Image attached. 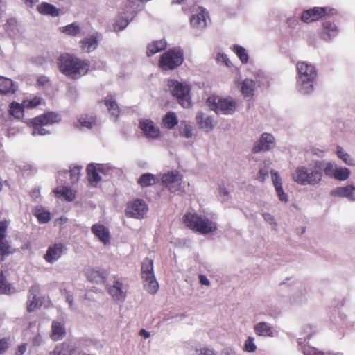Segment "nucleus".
Segmentation results:
<instances>
[{"instance_id": "1", "label": "nucleus", "mask_w": 355, "mask_h": 355, "mask_svg": "<svg viewBox=\"0 0 355 355\" xmlns=\"http://www.w3.org/2000/svg\"><path fill=\"white\" fill-rule=\"evenodd\" d=\"M322 166V162L318 160L308 166H299L292 173V179L302 186L318 184L322 178V173L320 171Z\"/></svg>"}, {"instance_id": "2", "label": "nucleus", "mask_w": 355, "mask_h": 355, "mask_svg": "<svg viewBox=\"0 0 355 355\" xmlns=\"http://www.w3.org/2000/svg\"><path fill=\"white\" fill-rule=\"evenodd\" d=\"M58 67L65 76L71 78H78L85 75L89 68V62L86 60H80L71 55L60 56Z\"/></svg>"}, {"instance_id": "3", "label": "nucleus", "mask_w": 355, "mask_h": 355, "mask_svg": "<svg viewBox=\"0 0 355 355\" xmlns=\"http://www.w3.org/2000/svg\"><path fill=\"white\" fill-rule=\"evenodd\" d=\"M184 223L189 229L202 234L214 233L217 230L215 222L206 216L196 213H188L184 216Z\"/></svg>"}, {"instance_id": "4", "label": "nucleus", "mask_w": 355, "mask_h": 355, "mask_svg": "<svg viewBox=\"0 0 355 355\" xmlns=\"http://www.w3.org/2000/svg\"><path fill=\"white\" fill-rule=\"evenodd\" d=\"M206 104L217 114L232 115L237 108V103L231 97L211 96L207 99Z\"/></svg>"}, {"instance_id": "5", "label": "nucleus", "mask_w": 355, "mask_h": 355, "mask_svg": "<svg viewBox=\"0 0 355 355\" xmlns=\"http://www.w3.org/2000/svg\"><path fill=\"white\" fill-rule=\"evenodd\" d=\"M115 168L110 164L91 163L87 166V174L89 183L92 187H97L101 180L110 176Z\"/></svg>"}, {"instance_id": "6", "label": "nucleus", "mask_w": 355, "mask_h": 355, "mask_svg": "<svg viewBox=\"0 0 355 355\" xmlns=\"http://www.w3.org/2000/svg\"><path fill=\"white\" fill-rule=\"evenodd\" d=\"M298 78L297 83L307 89L312 87V84L316 79L317 71L314 65L304 61L297 62L296 64Z\"/></svg>"}, {"instance_id": "7", "label": "nucleus", "mask_w": 355, "mask_h": 355, "mask_svg": "<svg viewBox=\"0 0 355 355\" xmlns=\"http://www.w3.org/2000/svg\"><path fill=\"white\" fill-rule=\"evenodd\" d=\"M184 62V53L180 49H173L165 52L160 58L159 67L163 70H173Z\"/></svg>"}, {"instance_id": "8", "label": "nucleus", "mask_w": 355, "mask_h": 355, "mask_svg": "<svg viewBox=\"0 0 355 355\" xmlns=\"http://www.w3.org/2000/svg\"><path fill=\"white\" fill-rule=\"evenodd\" d=\"M182 179L183 176L180 172L173 171L163 174L161 181L171 193H177L182 189Z\"/></svg>"}, {"instance_id": "9", "label": "nucleus", "mask_w": 355, "mask_h": 355, "mask_svg": "<svg viewBox=\"0 0 355 355\" xmlns=\"http://www.w3.org/2000/svg\"><path fill=\"white\" fill-rule=\"evenodd\" d=\"M148 211L146 203L140 199L129 202L125 209V215L135 219H142Z\"/></svg>"}, {"instance_id": "10", "label": "nucleus", "mask_w": 355, "mask_h": 355, "mask_svg": "<svg viewBox=\"0 0 355 355\" xmlns=\"http://www.w3.org/2000/svg\"><path fill=\"white\" fill-rule=\"evenodd\" d=\"M196 122L199 129L206 132H211L216 125L217 121L214 116L198 111L196 115Z\"/></svg>"}, {"instance_id": "11", "label": "nucleus", "mask_w": 355, "mask_h": 355, "mask_svg": "<svg viewBox=\"0 0 355 355\" xmlns=\"http://www.w3.org/2000/svg\"><path fill=\"white\" fill-rule=\"evenodd\" d=\"M276 145V139L275 137L268 132L261 134L259 140L254 144L252 150L254 153H259L261 151H268L275 148Z\"/></svg>"}, {"instance_id": "12", "label": "nucleus", "mask_w": 355, "mask_h": 355, "mask_svg": "<svg viewBox=\"0 0 355 355\" xmlns=\"http://www.w3.org/2000/svg\"><path fill=\"white\" fill-rule=\"evenodd\" d=\"M8 225V220L4 219L0 221V254L3 257H7L15 252V250L6 239Z\"/></svg>"}, {"instance_id": "13", "label": "nucleus", "mask_w": 355, "mask_h": 355, "mask_svg": "<svg viewBox=\"0 0 355 355\" xmlns=\"http://www.w3.org/2000/svg\"><path fill=\"white\" fill-rule=\"evenodd\" d=\"M109 293L114 300L121 301L125 298L128 286L120 279H114L109 287Z\"/></svg>"}, {"instance_id": "14", "label": "nucleus", "mask_w": 355, "mask_h": 355, "mask_svg": "<svg viewBox=\"0 0 355 355\" xmlns=\"http://www.w3.org/2000/svg\"><path fill=\"white\" fill-rule=\"evenodd\" d=\"M330 194L335 198H344L349 201L355 202V184H348L335 187L331 191Z\"/></svg>"}, {"instance_id": "15", "label": "nucleus", "mask_w": 355, "mask_h": 355, "mask_svg": "<svg viewBox=\"0 0 355 355\" xmlns=\"http://www.w3.org/2000/svg\"><path fill=\"white\" fill-rule=\"evenodd\" d=\"M139 127L145 136L148 139H155L160 136L159 128L150 119L141 120L139 121Z\"/></svg>"}, {"instance_id": "16", "label": "nucleus", "mask_w": 355, "mask_h": 355, "mask_svg": "<svg viewBox=\"0 0 355 355\" xmlns=\"http://www.w3.org/2000/svg\"><path fill=\"white\" fill-rule=\"evenodd\" d=\"M328 15L327 8L314 7L302 12L301 19L305 23H310L316 21L322 16Z\"/></svg>"}, {"instance_id": "17", "label": "nucleus", "mask_w": 355, "mask_h": 355, "mask_svg": "<svg viewBox=\"0 0 355 355\" xmlns=\"http://www.w3.org/2000/svg\"><path fill=\"white\" fill-rule=\"evenodd\" d=\"M64 250V245L60 243L50 245L44 256V259L47 263H53L62 257Z\"/></svg>"}, {"instance_id": "18", "label": "nucleus", "mask_w": 355, "mask_h": 355, "mask_svg": "<svg viewBox=\"0 0 355 355\" xmlns=\"http://www.w3.org/2000/svg\"><path fill=\"white\" fill-rule=\"evenodd\" d=\"M107 276V270L100 268H89L85 270L86 278L93 283H102L105 281Z\"/></svg>"}, {"instance_id": "19", "label": "nucleus", "mask_w": 355, "mask_h": 355, "mask_svg": "<svg viewBox=\"0 0 355 355\" xmlns=\"http://www.w3.org/2000/svg\"><path fill=\"white\" fill-rule=\"evenodd\" d=\"M92 232L101 242L107 245L110 241V231L107 227L101 223H96L92 227Z\"/></svg>"}, {"instance_id": "20", "label": "nucleus", "mask_w": 355, "mask_h": 355, "mask_svg": "<svg viewBox=\"0 0 355 355\" xmlns=\"http://www.w3.org/2000/svg\"><path fill=\"white\" fill-rule=\"evenodd\" d=\"M255 334L259 336L274 337L277 334V331L269 323L266 322H259L254 327Z\"/></svg>"}, {"instance_id": "21", "label": "nucleus", "mask_w": 355, "mask_h": 355, "mask_svg": "<svg viewBox=\"0 0 355 355\" xmlns=\"http://www.w3.org/2000/svg\"><path fill=\"white\" fill-rule=\"evenodd\" d=\"M206 15L205 10L200 8L198 12L193 14L190 19L191 26L198 30L205 28L207 26Z\"/></svg>"}, {"instance_id": "22", "label": "nucleus", "mask_w": 355, "mask_h": 355, "mask_svg": "<svg viewBox=\"0 0 355 355\" xmlns=\"http://www.w3.org/2000/svg\"><path fill=\"white\" fill-rule=\"evenodd\" d=\"M97 125L98 122L96 116L87 114L80 115L75 123L76 127L87 129H92Z\"/></svg>"}, {"instance_id": "23", "label": "nucleus", "mask_w": 355, "mask_h": 355, "mask_svg": "<svg viewBox=\"0 0 355 355\" xmlns=\"http://www.w3.org/2000/svg\"><path fill=\"white\" fill-rule=\"evenodd\" d=\"M39 288L37 286H32L29 290L28 299L27 302V310L31 312L37 309L41 306V301L37 297Z\"/></svg>"}, {"instance_id": "24", "label": "nucleus", "mask_w": 355, "mask_h": 355, "mask_svg": "<svg viewBox=\"0 0 355 355\" xmlns=\"http://www.w3.org/2000/svg\"><path fill=\"white\" fill-rule=\"evenodd\" d=\"M34 119H35L36 122L38 121L40 123H42V125H53L54 123L60 122L61 120L60 116L58 114L53 112L44 113Z\"/></svg>"}, {"instance_id": "25", "label": "nucleus", "mask_w": 355, "mask_h": 355, "mask_svg": "<svg viewBox=\"0 0 355 355\" xmlns=\"http://www.w3.org/2000/svg\"><path fill=\"white\" fill-rule=\"evenodd\" d=\"M172 95L178 101V103L184 108L191 106V95L189 90H172Z\"/></svg>"}, {"instance_id": "26", "label": "nucleus", "mask_w": 355, "mask_h": 355, "mask_svg": "<svg viewBox=\"0 0 355 355\" xmlns=\"http://www.w3.org/2000/svg\"><path fill=\"white\" fill-rule=\"evenodd\" d=\"M335 154L346 165L355 167V158L353 157L346 150L341 146H336Z\"/></svg>"}, {"instance_id": "27", "label": "nucleus", "mask_w": 355, "mask_h": 355, "mask_svg": "<svg viewBox=\"0 0 355 355\" xmlns=\"http://www.w3.org/2000/svg\"><path fill=\"white\" fill-rule=\"evenodd\" d=\"M53 192L57 198H63L67 201H72L76 198V191L67 186L58 187Z\"/></svg>"}, {"instance_id": "28", "label": "nucleus", "mask_w": 355, "mask_h": 355, "mask_svg": "<svg viewBox=\"0 0 355 355\" xmlns=\"http://www.w3.org/2000/svg\"><path fill=\"white\" fill-rule=\"evenodd\" d=\"M338 33V27L330 21H326L323 24V28L321 31V37L324 40H330L336 37Z\"/></svg>"}, {"instance_id": "29", "label": "nucleus", "mask_w": 355, "mask_h": 355, "mask_svg": "<svg viewBox=\"0 0 355 355\" xmlns=\"http://www.w3.org/2000/svg\"><path fill=\"white\" fill-rule=\"evenodd\" d=\"M66 334L64 325L59 321H53L51 324V338L52 340L57 341L62 339Z\"/></svg>"}, {"instance_id": "30", "label": "nucleus", "mask_w": 355, "mask_h": 355, "mask_svg": "<svg viewBox=\"0 0 355 355\" xmlns=\"http://www.w3.org/2000/svg\"><path fill=\"white\" fill-rule=\"evenodd\" d=\"M37 9L40 14L53 17H58L60 14V10L59 8L46 2H43L40 4Z\"/></svg>"}, {"instance_id": "31", "label": "nucleus", "mask_w": 355, "mask_h": 355, "mask_svg": "<svg viewBox=\"0 0 355 355\" xmlns=\"http://www.w3.org/2000/svg\"><path fill=\"white\" fill-rule=\"evenodd\" d=\"M80 44L83 51L89 53L98 46V39L96 36L92 35L82 40Z\"/></svg>"}, {"instance_id": "32", "label": "nucleus", "mask_w": 355, "mask_h": 355, "mask_svg": "<svg viewBox=\"0 0 355 355\" xmlns=\"http://www.w3.org/2000/svg\"><path fill=\"white\" fill-rule=\"evenodd\" d=\"M74 343L70 341H65L56 346L53 351V355H71L75 350Z\"/></svg>"}, {"instance_id": "33", "label": "nucleus", "mask_w": 355, "mask_h": 355, "mask_svg": "<svg viewBox=\"0 0 355 355\" xmlns=\"http://www.w3.org/2000/svg\"><path fill=\"white\" fill-rule=\"evenodd\" d=\"M27 123L33 127L32 135L33 136H44L51 133L50 130L44 128V125H42V123L38 121L36 122L35 119H28Z\"/></svg>"}, {"instance_id": "34", "label": "nucleus", "mask_w": 355, "mask_h": 355, "mask_svg": "<svg viewBox=\"0 0 355 355\" xmlns=\"http://www.w3.org/2000/svg\"><path fill=\"white\" fill-rule=\"evenodd\" d=\"M315 333L316 329L314 326L311 324L304 326L302 329L301 337L298 338L299 345H302L304 343L306 342Z\"/></svg>"}, {"instance_id": "35", "label": "nucleus", "mask_w": 355, "mask_h": 355, "mask_svg": "<svg viewBox=\"0 0 355 355\" xmlns=\"http://www.w3.org/2000/svg\"><path fill=\"white\" fill-rule=\"evenodd\" d=\"M167 44L164 40L155 41L148 44L147 47V55L152 56L154 54L165 49Z\"/></svg>"}, {"instance_id": "36", "label": "nucleus", "mask_w": 355, "mask_h": 355, "mask_svg": "<svg viewBox=\"0 0 355 355\" xmlns=\"http://www.w3.org/2000/svg\"><path fill=\"white\" fill-rule=\"evenodd\" d=\"M104 103L107 107L109 112L116 120L119 114L120 110L113 96H108L104 100Z\"/></svg>"}, {"instance_id": "37", "label": "nucleus", "mask_w": 355, "mask_h": 355, "mask_svg": "<svg viewBox=\"0 0 355 355\" xmlns=\"http://www.w3.org/2000/svg\"><path fill=\"white\" fill-rule=\"evenodd\" d=\"M158 180V177L153 174L144 173L140 176L137 182L141 187H146L155 184Z\"/></svg>"}, {"instance_id": "38", "label": "nucleus", "mask_w": 355, "mask_h": 355, "mask_svg": "<svg viewBox=\"0 0 355 355\" xmlns=\"http://www.w3.org/2000/svg\"><path fill=\"white\" fill-rule=\"evenodd\" d=\"M178 123V116L173 112H168L162 119V125L168 129L173 128Z\"/></svg>"}, {"instance_id": "39", "label": "nucleus", "mask_w": 355, "mask_h": 355, "mask_svg": "<svg viewBox=\"0 0 355 355\" xmlns=\"http://www.w3.org/2000/svg\"><path fill=\"white\" fill-rule=\"evenodd\" d=\"M142 279L154 275L153 261L150 259H145L141 263Z\"/></svg>"}, {"instance_id": "40", "label": "nucleus", "mask_w": 355, "mask_h": 355, "mask_svg": "<svg viewBox=\"0 0 355 355\" xmlns=\"http://www.w3.org/2000/svg\"><path fill=\"white\" fill-rule=\"evenodd\" d=\"M351 174L352 172L349 168L338 165L334 179L341 182L345 181L350 178Z\"/></svg>"}, {"instance_id": "41", "label": "nucleus", "mask_w": 355, "mask_h": 355, "mask_svg": "<svg viewBox=\"0 0 355 355\" xmlns=\"http://www.w3.org/2000/svg\"><path fill=\"white\" fill-rule=\"evenodd\" d=\"M144 286L147 291L150 294H155L157 292L159 284L155 279V275L143 279Z\"/></svg>"}, {"instance_id": "42", "label": "nucleus", "mask_w": 355, "mask_h": 355, "mask_svg": "<svg viewBox=\"0 0 355 355\" xmlns=\"http://www.w3.org/2000/svg\"><path fill=\"white\" fill-rule=\"evenodd\" d=\"M44 103V101L40 96H34L32 98H26L23 100L22 105L26 109H33L40 105Z\"/></svg>"}, {"instance_id": "43", "label": "nucleus", "mask_w": 355, "mask_h": 355, "mask_svg": "<svg viewBox=\"0 0 355 355\" xmlns=\"http://www.w3.org/2000/svg\"><path fill=\"white\" fill-rule=\"evenodd\" d=\"M33 214L40 223H46L50 220V213L42 207H37L33 210Z\"/></svg>"}, {"instance_id": "44", "label": "nucleus", "mask_w": 355, "mask_h": 355, "mask_svg": "<svg viewBox=\"0 0 355 355\" xmlns=\"http://www.w3.org/2000/svg\"><path fill=\"white\" fill-rule=\"evenodd\" d=\"M60 31L69 36H77L80 33V27L76 23H72L60 28Z\"/></svg>"}, {"instance_id": "45", "label": "nucleus", "mask_w": 355, "mask_h": 355, "mask_svg": "<svg viewBox=\"0 0 355 355\" xmlns=\"http://www.w3.org/2000/svg\"><path fill=\"white\" fill-rule=\"evenodd\" d=\"M24 107L22 103L12 102L10 106V114L15 118L21 119L24 116Z\"/></svg>"}, {"instance_id": "46", "label": "nucleus", "mask_w": 355, "mask_h": 355, "mask_svg": "<svg viewBox=\"0 0 355 355\" xmlns=\"http://www.w3.org/2000/svg\"><path fill=\"white\" fill-rule=\"evenodd\" d=\"M338 165L334 162H327L324 164L323 173L325 176L334 178Z\"/></svg>"}, {"instance_id": "47", "label": "nucleus", "mask_w": 355, "mask_h": 355, "mask_svg": "<svg viewBox=\"0 0 355 355\" xmlns=\"http://www.w3.org/2000/svg\"><path fill=\"white\" fill-rule=\"evenodd\" d=\"M233 51L236 54L242 63L246 64L248 62V55L246 50L239 45L232 46Z\"/></svg>"}, {"instance_id": "48", "label": "nucleus", "mask_w": 355, "mask_h": 355, "mask_svg": "<svg viewBox=\"0 0 355 355\" xmlns=\"http://www.w3.org/2000/svg\"><path fill=\"white\" fill-rule=\"evenodd\" d=\"M257 349L255 344V338L252 336H248L244 342L243 351L252 353L254 352Z\"/></svg>"}, {"instance_id": "49", "label": "nucleus", "mask_w": 355, "mask_h": 355, "mask_svg": "<svg viewBox=\"0 0 355 355\" xmlns=\"http://www.w3.org/2000/svg\"><path fill=\"white\" fill-rule=\"evenodd\" d=\"M167 86L170 89H190V85L186 83H180L175 79H169L167 80Z\"/></svg>"}, {"instance_id": "50", "label": "nucleus", "mask_w": 355, "mask_h": 355, "mask_svg": "<svg viewBox=\"0 0 355 355\" xmlns=\"http://www.w3.org/2000/svg\"><path fill=\"white\" fill-rule=\"evenodd\" d=\"M262 217L266 223L270 225L271 229L276 230L277 229V223L273 215L268 212H263Z\"/></svg>"}, {"instance_id": "51", "label": "nucleus", "mask_w": 355, "mask_h": 355, "mask_svg": "<svg viewBox=\"0 0 355 355\" xmlns=\"http://www.w3.org/2000/svg\"><path fill=\"white\" fill-rule=\"evenodd\" d=\"M12 292V287L7 282L3 274H0V293L8 294Z\"/></svg>"}, {"instance_id": "52", "label": "nucleus", "mask_w": 355, "mask_h": 355, "mask_svg": "<svg viewBox=\"0 0 355 355\" xmlns=\"http://www.w3.org/2000/svg\"><path fill=\"white\" fill-rule=\"evenodd\" d=\"M83 167L80 166H72L70 168V178L72 182H77L81 174Z\"/></svg>"}, {"instance_id": "53", "label": "nucleus", "mask_w": 355, "mask_h": 355, "mask_svg": "<svg viewBox=\"0 0 355 355\" xmlns=\"http://www.w3.org/2000/svg\"><path fill=\"white\" fill-rule=\"evenodd\" d=\"M17 87L15 83L11 79L4 76H0V89H12Z\"/></svg>"}, {"instance_id": "54", "label": "nucleus", "mask_w": 355, "mask_h": 355, "mask_svg": "<svg viewBox=\"0 0 355 355\" xmlns=\"http://www.w3.org/2000/svg\"><path fill=\"white\" fill-rule=\"evenodd\" d=\"M129 24V21L123 17H119L116 19L115 24H114V31H119L123 30Z\"/></svg>"}, {"instance_id": "55", "label": "nucleus", "mask_w": 355, "mask_h": 355, "mask_svg": "<svg viewBox=\"0 0 355 355\" xmlns=\"http://www.w3.org/2000/svg\"><path fill=\"white\" fill-rule=\"evenodd\" d=\"M37 86L40 87H51V79L46 76H40L37 78Z\"/></svg>"}, {"instance_id": "56", "label": "nucleus", "mask_w": 355, "mask_h": 355, "mask_svg": "<svg viewBox=\"0 0 355 355\" xmlns=\"http://www.w3.org/2000/svg\"><path fill=\"white\" fill-rule=\"evenodd\" d=\"M196 355H217L213 348L209 347H201L196 349Z\"/></svg>"}, {"instance_id": "57", "label": "nucleus", "mask_w": 355, "mask_h": 355, "mask_svg": "<svg viewBox=\"0 0 355 355\" xmlns=\"http://www.w3.org/2000/svg\"><path fill=\"white\" fill-rule=\"evenodd\" d=\"M216 59L218 64H225L228 67L232 66V63L227 58V55L223 53L218 52L216 55Z\"/></svg>"}, {"instance_id": "58", "label": "nucleus", "mask_w": 355, "mask_h": 355, "mask_svg": "<svg viewBox=\"0 0 355 355\" xmlns=\"http://www.w3.org/2000/svg\"><path fill=\"white\" fill-rule=\"evenodd\" d=\"M279 200L284 203L288 201V196L284 191L282 185L275 187Z\"/></svg>"}, {"instance_id": "59", "label": "nucleus", "mask_w": 355, "mask_h": 355, "mask_svg": "<svg viewBox=\"0 0 355 355\" xmlns=\"http://www.w3.org/2000/svg\"><path fill=\"white\" fill-rule=\"evenodd\" d=\"M255 87H260L261 85H256L253 80L248 78L242 80L241 83V89H252Z\"/></svg>"}, {"instance_id": "60", "label": "nucleus", "mask_w": 355, "mask_h": 355, "mask_svg": "<svg viewBox=\"0 0 355 355\" xmlns=\"http://www.w3.org/2000/svg\"><path fill=\"white\" fill-rule=\"evenodd\" d=\"M270 173H271V179H272L274 187H277L282 185V179H281V177H280L279 173L274 170H272Z\"/></svg>"}, {"instance_id": "61", "label": "nucleus", "mask_w": 355, "mask_h": 355, "mask_svg": "<svg viewBox=\"0 0 355 355\" xmlns=\"http://www.w3.org/2000/svg\"><path fill=\"white\" fill-rule=\"evenodd\" d=\"M304 355H324L323 352L318 351L316 348L310 346L305 347L303 349Z\"/></svg>"}, {"instance_id": "62", "label": "nucleus", "mask_w": 355, "mask_h": 355, "mask_svg": "<svg viewBox=\"0 0 355 355\" xmlns=\"http://www.w3.org/2000/svg\"><path fill=\"white\" fill-rule=\"evenodd\" d=\"M181 135L186 138H191L193 136V130L189 124H185Z\"/></svg>"}, {"instance_id": "63", "label": "nucleus", "mask_w": 355, "mask_h": 355, "mask_svg": "<svg viewBox=\"0 0 355 355\" xmlns=\"http://www.w3.org/2000/svg\"><path fill=\"white\" fill-rule=\"evenodd\" d=\"M10 346V340L8 338H1L0 339V354H4Z\"/></svg>"}, {"instance_id": "64", "label": "nucleus", "mask_w": 355, "mask_h": 355, "mask_svg": "<svg viewBox=\"0 0 355 355\" xmlns=\"http://www.w3.org/2000/svg\"><path fill=\"white\" fill-rule=\"evenodd\" d=\"M268 173H269V170L268 168L261 167L259 169L257 179L261 182H263L266 180V178L268 176Z\"/></svg>"}]
</instances>
